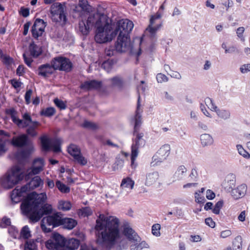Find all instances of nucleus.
<instances>
[{"label":"nucleus","mask_w":250,"mask_h":250,"mask_svg":"<svg viewBox=\"0 0 250 250\" xmlns=\"http://www.w3.org/2000/svg\"><path fill=\"white\" fill-rule=\"evenodd\" d=\"M96 243L102 248L109 250L118 242L122 244L117 247V250H121L126 247V240L122 239L120 230V220L115 216H106L100 214L96 220Z\"/></svg>","instance_id":"nucleus-1"},{"label":"nucleus","mask_w":250,"mask_h":250,"mask_svg":"<svg viewBox=\"0 0 250 250\" xmlns=\"http://www.w3.org/2000/svg\"><path fill=\"white\" fill-rule=\"evenodd\" d=\"M46 199L45 193L37 194L33 192L22 201L21 205V210L30 222H37L43 215H49L52 213V206L47 204H43Z\"/></svg>","instance_id":"nucleus-2"},{"label":"nucleus","mask_w":250,"mask_h":250,"mask_svg":"<svg viewBox=\"0 0 250 250\" xmlns=\"http://www.w3.org/2000/svg\"><path fill=\"white\" fill-rule=\"evenodd\" d=\"M140 106V96L139 95L135 115L132 119L134 122L133 135L135 136V138L134 142L133 143L131 146V149H135L136 151H138L139 148L144 146L146 143L145 140L143 139L144 133L139 132L140 127L142 124L141 113L142 112Z\"/></svg>","instance_id":"nucleus-3"},{"label":"nucleus","mask_w":250,"mask_h":250,"mask_svg":"<svg viewBox=\"0 0 250 250\" xmlns=\"http://www.w3.org/2000/svg\"><path fill=\"white\" fill-rule=\"evenodd\" d=\"M42 184V181L41 178L38 176H36L32 179L28 184L20 188H16L12 190L11 194L12 202L14 204L20 202L22 197L25 196L28 190L39 187Z\"/></svg>","instance_id":"nucleus-4"},{"label":"nucleus","mask_w":250,"mask_h":250,"mask_svg":"<svg viewBox=\"0 0 250 250\" xmlns=\"http://www.w3.org/2000/svg\"><path fill=\"white\" fill-rule=\"evenodd\" d=\"M62 218V214L59 212L43 217L41 226L42 231L44 232H49L54 228L61 226Z\"/></svg>","instance_id":"nucleus-5"},{"label":"nucleus","mask_w":250,"mask_h":250,"mask_svg":"<svg viewBox=\"0 0 250 250\" xmlns=\"http://www.w3.org/2000/svg\"><path fill=\"white\" fill-rule=\"evenodd\" d=\"M24 176L23 170L19 166H15L7 173L3 184L7 188H11L22 180Z\"/></svg>","instance_id":"nucleus-6"},{"label":"nucleus","mask_w":250,"mask_h":250,"mask_svg":"<svg viewBox=\"0 0 250 250\" xmlns=\"http://www.w3.org/2000/svg\"><path fill=\"white\" fill-rule=\"evenodd\" d=\"M66 7L60 2L53 3L50 7L51 18L55 22H62L65 24L67 18L66 16Z\"/></svg>","instance_id":"nucleus-7"},{"label":"nucleus","mask_w":250,"mask_h":250,"mask_svg":"<svg viewBox=\"0 0 250 250\" xmlns=\"http://www.w3.org/2000/svg\"><path fill=\"white\" fill-rule=\"evenodd\" d=\"M134 27L133 22L128 19H122L120 20L117 24V27L113 32V36H116L118 33L119 36H122L127 38H130L129 34Z\"/></svg>","instance_id":"nucleus-8"},{"label":"nucleus","mask_w":250,"mask_h":250,"mask_svg":"<svg viewBox=\"0 0 250 250\" xmlns=\"http://www.w3.org/2000/svg\"><path fill=\"white\" fill-rule=\"evenodd\" d=\"M51 63L53 64L55 69L67 72H70L73 66L72 63L69 59L62 56L53 58Z\"/></svg>","instance_id":"nucleus-9"},{"label":"nucleus","mask_w":250,"mask_h":250,"mask_svg":"<svg viewBox=\"0 0 250 250\" xmlns=\"http://www.w3.org/2000/svg\"><path fill=\"white\" fill-rule=\"evenodd\" d=\"M113 32L111 33L108 27H97L95 36V41L99 43H103L111 41L115 36H113Z\"/></svg>","instance_id":"nucleus-10"},{"label":"nucleus","mask_w":250,"mask_h":250,"mask_svg":"<svg viewBox=\"0 0 250 250\" xmlns=\"http://www.w3.org/2000/svg\"><path fill=\"white\" fill-rule=\"evenodd\" d=\"M42 148L44 151L52 149L54 152H59L61 151V143L58 139H50L46 135L40 137Z\"/></svg>","instance_id":"nucleus-11"},{"label":"nucleus","mask_w":250,"mask_h":250,"mask_svg":"<svg viewBox=\"0 0 250 250\" xmlns=\"http://www.w3.org/2000/svg\"><path fill=\"white\" fill-rule=\"evenodd\" d=\"M67 151L79 164L85 166L87 164V160L82 155L80 147L77 145H70L67 148Z\"/></svg>","instance_id":"nucleus-12"},{"label":"nucleus","mask_w":250,"mask_h":250,"mask_svg":"<svg viewBox=\"0 0 250 250\" xmlns=\"http://www.w3.org/2000/svg\"><path fill=\"white\" fill-rule=\"evenodd\" d=\"M115 47L116 51L119 52H125L128 50H130L131 52H133V47L130 42V38H127L126 40L125 37L119 35Z\"/></svg>","instance_id":"nucleus-13"},{"label":"nucleus","mask_w":250,"mask_h":250,"mask_svg":"<svg viewBox=\"0 0 250 250\" xmlns=\"http://www.w3.org/2000/svg\"><path fill=\"white\" fill-rule=\"evenodd\" d=\"M45 26V22L43 20L36 19L31 28L32 37L35 39H38V38L42 36L44 32Z\"/></svg>","instance_id":"nucleus-14"},{"label":"nucleus","mask_w":250,"mask_h":250,"mask_svg":"<svg viewBox=\"0 0 250 250\" xmlns=\"http://www.w3.org/2000/svg\"><path fill=\"white\" fill-rule=\"evenodd\" d=\"M170 151V147L169 145L166 144L163 146L158 151L157 154L152 157L154 161L162 162L169 155Z\"/></svg>","instance_id":"nucleus-15"},{"label":"nucleus","mask_w":250,"mask_h":250,"mask_svg":"<svg viewBox=\"0 0 250 250\" xmlns=\"http://www.w3.org/2000/svg\"><path fill=\"white\" fill-rule=\"evenodd\" d=\"M123 233L132 243L140 242L141 240L140 237L129 226H125L124 228Z\"/></svg>","instance_id":"nucleus-16"},{"label":"nucleus","mask_w":250,"mask_h":250,"mask_svg":"<svg viewBox=\"0 0 250 250\" xmlns=\"http://www.w3.org/2000/svg\"><path fill=\"white\" fill-rule=\"evenodd\" d=\"M54 70H56L53 66V64L46 63L40 65L38 68V75L44 78L48 77L52 74Z\"/></svg>","instance_id":"nucleus-17"},{"label":"nucleus","mask_w":250,"mask_h":250,"mask_svg":"<svg viewBox=\"0 0 250 250\" xmlns=\"http://www.w3.org/2000/svg\"><path fill=\"white\" fill-rule=\"evenodd\" d=\"M23 122H26L27 124L26 126H24V125H19V127L21 128H32L33 129L36 130L38 127L40 125V123L37 121H33L32 120L31 117L28 113H25L22 115Z\"/></svg>","instance_id":"nucleus-18"},{"label":"nucleus","mask_w":250,"mask_h":250,"mask_svg":"<svg viewBox=\"0 0 250 250\" xmlns=\"http://www.w3.org/2000/svg\"><path fill=\"white\" fill-rule=\"evenodd\" d=\"M63 241L64 250H75L79 246L80 241L75 238H70L66 240L64 237L62 235Z\"/></svg>","instance_id":"nucleus-19"},{"label":"nucleus","mask_w":250,"mask_h":250,"mask_svg":"<svg viewBox=\"0 0 250 250\" xmlns=\"http://www.w3.org/2000/svg\"><path fill=\"white\" fill-rule=\"evenodd\" d=\"M102 82L97 80L85 81L81 84L80 87L83 89H99L102 86Z\"/></svg>","instance_id":"nucleus-20"},{"label":"nucleus","mask_w":250,"mask_h":250,"mask_svg":"<svg viewBox=\"0 0 250 250\" xmlns=\"http://www.w3.org/2000/svg\"><path fill=\"white\" fill-rule=\"evenodd\" d=\"M28 137L25 134L14 137L11 141L12 144L17 147H22L27 145Z\"/></svg>","instance_id":"nucleus-21"},{"label":"nucleus","mask_w":250,"mask_h":250,"mask_svg":"<svg viewBox=\"0 0 250 250\" xmlns=\"http://www.w3.org/2000/svg\"><path fill=\"white\" fill-rule=\"evenodd\" d=\"M159 180V174L157 171H153L146 175L145 185L150 186L156 184Z\"/></svg>","instance_id":"nucleus-22"},{"label":"nucleus","mask_w":250,"mask_h":250,"mask_svg":"<svg viewBox=\"0 0 250 250\" xmlns=\"http://www.w3.org/2000/svg\"><path fill=\"white\" fill-rule=\"evenodd\" d=\"M246 189V186L244 184L241 185L236 188L232 189L231 192V195L234 199H238L244 196Z\"/></svg>","instance_id":"nucleus-23"},{"label":"nucleus","mask_w":250,"mask_h":250,"mask_svg":"<svg viewBox=\"0 0 250 250\" xmlns=\"http://www.w3.org/2000/svg\"><path fill=\"white\" fill-rule=\"evenodd\" d=\"M33 165L31 171L29 172V175L37 174L42 170L43 166V159L41 158L35 159L34 161Z\"/></svg>","instance_id":"nucleus-24"},{"label":"nucleus","mask_w":250,"mask_h":250,"mask_svg":"<svg viewBox=\"0 0 250 250\" xmlns=\"http://www.w3.org/2000/svg\"><path fill=\"white\" fill-rule=\"evenodd\" d=\"M6 113L11 116V119L13 123L16 124L18 126L19 125H24V126H26L27 124H26V122H23V120L18 118L16 115L17 114V112L15 109L13 108L6 109Z\"/></svg>","instance_id":"nucleus-25"},{"label":"nucleus","mask_w":250,"mask_h":250,"mask_svg":"<svg viewBox=\"0 0 250 250\" xmlns=\"http://www.w3.org/2000/svg\"><path fill=\"white\" fill-rule=\"evenodd\" d=\"M62 224L63 228L68 229H73L77 224V222L74 219L70 218H62Z\"/></svg>","instance_id":"nucleus-26"},{"label":"nucleus","mask_w":250,"mask_h":250,"mask_svg":"<svg viewBox=\"0 0 250 250\" xmlns=\"http://www.w3.org/2000/svg\"><path fill=\"white\" fill-rule=\"evenodd\" d=\"M160 18V15L157 16H152L150 20V24L146 29L152 35V36L154 35L157 32V31L161 27V24H160L157 25L156 26L152 27V25L154 23V21L156 19H158Z\"/></svg>","instance_id":"nucleus-27"},{"label":"nucleus","mask_w":250,"mask_h":250,"mask_svg":"<svg viewBox=\"0 0 250 250\" xmlns=\"http://www.w3.org/2000/svg\"><path fill=\"white\" fill-rule=\"evenodd\" d=\"M29 50L30 55L34 58H37L39 56L42 52L41 48L36 45L34 42H32L29 46Z\"/></svg>","instance_id":"nucleus-28"},{"label":"nucleus","mask_w":250,"mask_h":250,"mask_svg":"<svg viewBox=\"0 0 250 250\" xmlns=\"http://www.w3.org/2000/svg\"><path fill=\"white\" fill-rule=\"evenodd\" d=\"M101 19L98 14L90 15L88 17L86 21V23L90 25L91 28L94 24L95 26L99 27V26L101 23Z\"/></svg>","instance_id":"nucleus-29"},{"label":"nucleus","mask_w":250,"mask_h":250,"mask_svg":"<svg viewBox=\"0 0 250 250\" xmlns=\"http://www.w3.org/2000/svg\"><path fill=\"white\" fill-rule=\"evenodd\" d=\"M187 171V169L184 166H180L178 167L177 170L175 172L173 175V178L175 179V180H182L184 176L185 175Z\"/></svg>","instance_id":"nucleus-30"},{"label":"nucleus","mask_w":250,"mask_h":250,"mask_svg":"<svg viewBox=\"0 0 250 250\" xmlns=\"http://www.w3.org/2000/svg\"><path fill=\"white\" fill-rule=\"evenodd\" d=\"M201 143L203 146H206L212 145L213 139L211 135L208 134H203L200 136Z\"/></svg>","instance_id":"nucleus-31"},{"label":"nucleus","mask_w":250,"mask_h":250,"mask_svg":"<svg viewBox=\"0 0 250 250\" xmlns=\"http://www.w3.org/2000/svg\"><path fill=\"white\" fill-rule=\"evenodd\" d=\"M130 246V250H142L144 248H149V245L145 241L133 243Z\"/></svg>","instance_id":"nucleus-32"},{"label":"nucleus","mask_w":250,"mask_h":250,"mask_svg":"<svg viewBox=\"0 0 250 250\" xmlns=\"http://www.w3.org/2000/svg\"><path fill=\"white\" fill-rule=\"evenodd\" d=\"M109 81L111 83V85L114 87L121 88L124 85L123 79L119 76L114 77L109 79Z\"/></svg>","instance_id":"nucleus-33"},{"label":"nucleus","mask_w":250,"mask_h":250,"mask_svg":"<svg viewBox=\"0 0 250 250\" xmlns=\"http://www.w3.org/2000/svg\"><path fill=\"white\" fill-rule=\"evenodd\" d=\"M72 207L71 203L68 201L61 200L58 203V208L64 211L69 210Z\"/></svg>","instance_id":"nucleus-34"},{"label":"nucleus","mask_w":250,"mask_h":250,"mask_svg":"<svg viewBox=\"0 0 250 250\" xmlns=\"http://www.w3.org/2000/svg\"><path fill=\"white\" fill-rule=\"evenodd\" d=\"M80 31L83 35H86L89 33V29L91 28L86 21L82 20L79 22Z\"/></svg>","instance_id":"nucleus-35"},{"label":"nucleus","mask_w":250,"mask_h":250,"mask_svg":"<svg viewBox=\"0 0 250 250\" xmlns=\"http://www.w3.org/2000/svg\"><path fill=\"white\" fill-rule=\"evenodd\" d=\"M134 185V182L129 177H126L123 179L121 187L122 188H129L132 189Z\"/></svg>","instance_id":"nucleus-36"},{"label":"nucleus","mask_w":250,"mask_h":250,"mask_svg":"<svg viewBox=\"0 0 250 250\" xmlns=\"http://www.w3.org/2000/svg\"><path fill=\"white\" fill-rule=\"evenodd\" d=\"M37 240H27L24 244V250H37Z\"/></svg>","instance_id":"nucleus-37"},{"label":"nucleus","mask_w":250,"mask_h":250,"mask_svg":"<svg viewBox=\"0 0 250 250\" xmlns=\"http://www.w3.org/2000/svg\"><path fill=\"white\" fill-rule=\"evenodd\" d=\"M56 113V109L53 107H47L43 109L41 111V115L47 117H50L53 116Z\"/></svg>","instance_id":"nucleus-38"},{"label":"nucleus","mask_w":250,"mask_h":250,"mask_svg":"<svg viewBox=\"0 0 250 250\" xmlns=\"http://www.w3.org/2000/svg\"><path fill=\"white\" fill-rule=\"evenodd\" d=\"M218 116L219 117L222 118L224 120L229 119L230 117V112L229 110L225 109H219L217 107L216 109L214 110Z\"/></svg>","instance_id":"nucleus-39"},{"label":"nucleus","mask_w":250,"mask_h":250,"mask_svg":"<svg viewBox=\"0 0 250 250\" xmlns=\"http://www.w3.org/2000/svg\"><path fill=\"white\" fill-rule=\"evenodd\" d=\"M15 156L19 162L21 163L23 162L26 159L27 153L24 150L18 151L16 153Z\"/></svg>","instance_id":"nucleus-40"},{"label":"nucleus","mask_w":250,"mask_h":250,"mask_svg":"<svg viewBox=\"0 0 250 250\" xmlns=\"http://www.w3.org/2000/svg\"><path fill=\"white\" fill-rule=\"evenodd\" d=\"M242 239L241 236H236L232 244L233 250H241Z\"/></svg>","instance_id":"nucleus-41"},{"label":"nucleus","mask_w":250,"mask_h":250,"mask_svg":"<svg viewBox=\"0 0 250 250\" xmlns=\"http://www.w3.org/2000/svg\"><path fill=\"white\" fill-rule=\"evenodd\" d=\"M56 186L61 192L67 193L70 191V188L59 180L56 181Z\"/></svg>","instance_id":"nucleus-42"},{"label":"nucleus","mask_w":250,"mask_h":250,"mask_svg":"<svg viewBox=\"0 0 250 250\" xmlns=\"http://www.w3.org/2000/svg\"><path fill=\"white\" fill-rule=\"evenodd\" d=\"M30 232H31L28 227L27 226H25L22 228L20 235L22 238L27 239L31 237Z\"/></svg>","instance_id":"nucleus-43"},{"label":"nucleus","mask_w":250,"mask_h":250,"mask_svg":"<svg viewBox=\"0 0 250 250\" xmlns=\"http://www.w3.org/2000/svg\"><path fill=\"white\" fill-rule=\"evenodd\" d=\"M78 6L81 8L82 10L83 11L89 12L90 9V6L88 1L86 0H80Z\"/></svg>","instance_id":"nucleus-44"},{"label":"nucleus","mask_w":250,"mask_h":250,"mask_svg":"<svg viewBox=\"0 0 250 250\" xmlns=\"http://www.w3.org/2000/svg\"><path fill=\"white\" fill-rule=\"evenodd\" d=\"M54 103L56 106L60 110H64L66 108L67 105L66 102H64L58 98H55L54 100Z\"/></svg>","instance_id":"nucleus-45"},{"label":"nucleus","mask_w":250,"mask_h":250,"mask_svg":"<svg viewBox=\"0 0 250 250\" xmlns=\"http://www.w3.org/2000/svg\"><path fill=\"white\" fill-rule=\"evenodd\" d=\"M138 151H136L135 149L133 150L131 149V167L132 168H135L137 167V164L135 163V161L138 155Z\"/></svg>","instance_id":"nucleus-46"},{"label":"nucleus","mask_w":250,"mask_h":250,"mask_svg":"<svg viewBox=\"0 0 250 250\" xmlns=\"http://www.w3.org/2000/svg\"><path fill=\"white\" fill-rule=\"evenodd\" d=\"M205 103L208 107L212 111H214L217 107V106L215 105L213 100L208 97L205 99Z\"/></svg>","instance_id":"nucleus-47"},{"label":"nucleus","mask_w":250,"mask_h":250,"mask_svg":"<svg viewBox=\"0 0 250 250\" xmlns=\"http://www.w3.org/2000/svg\"><path fill=\"white\" fill-rule=\"evenodd\" d=\"M114 64L113 60H108L104 61L102 64V67L107 71H109L112 68Z\"/></svg>","instance_id":"nucleus-48"},{"label":"nucleus","mask_w":250,"mask_h":250,"mask_svg":"<svg viewBox=\"0 0 250 250\" xmlns=\"http://www.w3.org/2000/svg\"><path fill=\"white\" fill-rule=\"evenodd\" d=\"M83 126L84 128H87L92 130H95L98 128V125L96 124L87 121H85L83 122Z\"/></svg>","instance_id":"nucleus-49"},{"label":"nucleus","mask_w":250,"mask_h":250,"mask_svg":"<svg viewBox=\"0 0 250 250\" xmlns=\"http://www.w3.org/2000/svg\"><path fill=\"white\" fill-rule=\"evenodd\" d=\"M161 228L160 225L158 224H154L152 227V233L156 236H159L160 235V229Z\"/></svg>","instance_id":"nucleus-50"},{"label":"nucleus","mask_w":250,"mask_h":250,"mask_svg":"<svg viewBox=\"0 0 250 250\" xmlns=\"http://www.w3.org/2000/svg\"><path fill=\"white\" fill-rule=\"evenodd\" d=\"M237 149L239 153L242 155L245 158H248L249 157L250 154L248 152H247L242 147L241 145H238L236 146Z\"/></svg>","instance_id":"nucleus-51"},{"label":"nucleus","mask_w":250,"mask_h":250,"mask_svg":"<svg viewBox=\"0 0 250 250\" xmlns=\"http://www.w3.org/2000/svg\"><path fill=\"white\" fill-rule=\"evenodd\" d=\"M156 79L158 83H162L168 81L167 77L164 74L159 73L157 75Z\"/></svg>","instance_id":"nucleus-52"},{"label":"nucleus","mask_w":250,"mask_h":250,"mask_svg":"<svg viewBox=\"0 0 250 250\" xmlns=\"http://www.w3.org/2000/svg\"><path fill=\"white\" fill-rule=\"evenodd\" d=\"M32 89H28L26 91L24 98L25 100V102L26 104H28L31 103V97L32 94Z\"/></svg>","instance_id":"nucleus-53"},{"label":"nucleus","mask_w":250,"mask_h":250,"mask_svg":"<svg viewBox=\"0 0 250 250\" xmlns=\"http://www.w3.org/2000/svg\"><path fill=\"white\" fill-rule=\"evenodd\" d=\"M197 176L198 173L196 169L195 168H192L189 175V177L191 179V181H196Z\"/></svg>","instance_id":"nucleus-54"},{"label":"nucleus","mask_w":250,"mask_h":250,"mask_svg":"<svg viewBox=\"0 0 250 250\" xmlns=\"http://www.w3.org/2000/svg\"><path fill=\"white\" fill-rule=\"evenodd\" d=\"M232 234V232L230 229H226L223 230L220 232V237L222 238H226Z\"/></svg>","instance_id":"nucleus-55"},{"label":"nucleus","mask_w":250,"mask_h":250,"mask_svg":"<svg viewBox=\"0 0 250 250\" xmlns=\"http://www.w3.org/2000/svg\"><path fill=\"white\" fill-rule=\"evenodd\" d=\"M20 14L23 17H27L29 15V9L27 8H24L23 7H21L20 10Z\"/></svg>","instance_id":"nucleus-56"},{"label":"nucleus","mask_w":250,"mask_h":250,"mask_svg":"<svg viewBox=\"0 0 250 250\" xmlns=\"http://www.w3.org/2000/svg\"><path fill=\"white\" fill-rule=\"evenodd\" d=\"M205 223L211 228H214L215 226V223L213 221L211 218H208L205 219Z\"/></svg>","instance_id":"nucleus-57"},{"label":"nucleus","mask_w":250,"mask_h":250,"mask_svg":"<svg viewBox=\"0 0 250 250\" xmlns=\"http://www.w3.org/2000/svg\"><path fill=\"white\" fill-rule=\"evenodd\" d=\"M1 223L2 225H1V227L5 228L8 226L10 225L11 221L10 218L4 217L2 219Z\"/></svg>","instance_id":"nucleus-58"},{"label":"nucleus","mask_w":250,"mask_h":250,"mask_svg":"<svg viewBox=\"0 0 250 250\" xmlns=\"http://www.w3.org/2000/svg\"><path fill=\"white\" fill-rule=\"evenodd\" d=\"M23 58L24 62L27 64V66L30 67L33 62L32 59L29 57H27L25 53L23 54Z\"/></svg>","instance_id":"nucleus-59"},{"label":"nucleus","mask_w":250,"mask_h":250,"mask_svg":"<svg viewBox=\"0 0 250 250\" xmlns=\"http://www.w3.org/2000/svg\"><path fill=\"white\" fill-rule=\"evenodd\" d=\"M240 71L242 73H246L250 71V64H245L241 66Z\"/></svg>","instance_id":"nucleus-60"},{"label":"nucleus","mask_w":250,"mask_h":250,"mask_svg":"<svg viewBox=\"0 0 250 250\" xmlns=\"http://www.w3.org/2000/svg\"><path fill=\"white\" fill-rule=\"evenodd\" d=\"M195 201L198 203H204L205 199L204 197L200 196V195L197 193H195Z\"/></svg>","instance_id":"nucleus-61"},{"label":"nucleus","mask_w":250,"mask_h":250,"mask_svg":"<svg viewBox=\"0 0 250 250\" xmlns=\"http://www.w3.org/2000/svg\"><path fill=\"white\" fill-rule=\"evenodd\" d=\"M27 134L31 137H35L37 136L38 133L35 129L32 128H28L26 130Z\"/></svg>","instance_id":"nucleus-62"},{"label":"nucleus","mask_w":250,"mask_h":250,"mask_svg":"<svg viewBox=\"0 0 250 250\" xmlns=\"http://www.w3.org/2000/svg\"><path fill=\"white\" fill-rule=\"evenodd\" d=\"M82 214L84 216H88L92 214V211L89 208H84L82 210Z\"/></svg>","instance_id":"nucleus-63"},{"label":"nucleus","mask_w":250,"mask_h":250,"mask_svg":"<svg viewBox=\"0 0 250 250\" xmlns=\"http://www.w3.org/2000/svg\"><path fill=\"white\" fill-rule=\"evenodd\" d=\"M11 83L15 88H18L21 87L22 83L16 80L13 79L11 80Z\"/></svg>","instance_id":"nucleus-64"}]
</instances>
